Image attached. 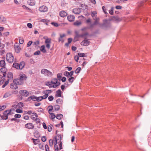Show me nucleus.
Listing matches in <instances>:
<instances>
[{
	"label": "nucleus",
	"mask_w": 151,
	"mask_h": 151,
	"mask_svg": "<svg viewBox=\"0 0 151 151\" xmlns=\"http://www.w3.org/2000/svg\"><path fill=\"white\" fill-rule=\"evenodd\" d=\"M19 79H14L13 80V83H11L10 84V88L12 89H17L18 88L17 85H21L23 83L22 81H19Z\"/></svg>",
	"instance_id": "f257e3e1"
},
{
	"label": "nucleus",
	"mask_w": 151,
	"mask_h": 151,
	"mask_svg": "<svg viewBox=\"0 0 151 151\" xmlns=\"http://www.w3.org/2000/svg\"><path fill=\"white\" fill-rule=\"evenodd\" d=\"M14 56L11 53H7L6 56V59L9 63H12L14 61Z\"/></svg>",
	"instance_id": "f03ea898"
},
{
	"label": "nucleus",
	"mask_w": 151,
	"mask_h": 151,
	"mask_svg": "<svg viewBox=\"0 0 151 151\" xmlns=\"http://www.w3.org/2000/svg\"><path fill=\"white\" fill-rule=\"evenodd\" d=\"M41 73L42 74H44L47 76H51L52 75V73L46 69H43L41 71Z\"/></svg>",
	"instance_id": "7ed1b4c3"
},
{
	"label": "nucleus",
	"mask_w": 151,
	"mask_h": 151,
	"mask_svg": "<svg viewBox=\"0 0 151 151\" xmlns=\"http://www.w3.org/2000/svg\"><path fill=\"white\" fill-rule=\"evenodd\" d=\"M19 94L23 96H28L29 95V92L26 90H21L19 91Z\"/></svg>",
	"instance_id": "20e7f679"
},
{
	"label": "nucleus",
	"mask_w": 151,
	"mask_h": 151,
	"mask_svg": "<svg viewBox=\"0 0 151 151\" xmlns=\"http://www.w3.org/2000/svg\"><path fill=\"white\" fill-rule=\"evenodd\" d=\"M88 35V32H86L85 33L82 34H78L77 32H76V35L74 37V40L76 38H78L80 37H83L86 35Z\"/></svg>",
	"instance_id": "39448f33"
},
{
	"label": "nucleus",
	"mask_w": 151,
	"mask_h": 151,
	"mask_svg": "<svg viewBox=\"0 0 151 151\" xmlns=\"http://www.w3.org/2000/svg\"><path fill=\"white\" fill-rule=\"evenodd\" d=\"M74 73V71L73 70L71 71L70 72L65 71L64 72L63 75L68 78L72 76Z\"/></svg>",
	"instance_id": "423d86ee"
},
{
	"label": "nucleus",
	"mask_w": 151,
	"mask_h": 151,
	"mask_svg": "<svg viewBox=\"0 0 151 151\" xmlns=\"http://www.w3.org/2000/svg\"><path fill=\"white\" fill-rule=\"evenodd\" d=\"M9 115L7 113V111H5L3 112V115H1V119L6 120L8 118V116Z\"/></svg>",
	"instance_id": "0eeeda50"
},
{
	"label": "nucleus",
	"mask_w": 151,
	"mask_h": 151,
	"mask_svg": "<svg viewBox=\"0 0 151 151\" xmlns=\"http://www.w3.org/2000/svg\"><path fill=\"white\" fill-rule=\"evenodd\" d=\"M25 127L29 129H33L34 127V126L31 123H28L25 125Z\"/></svg>",
	"instance_id": "6e6552de"
},
{
	"label": "nucleus",
	"mask_w": 151,
	"mask_h": 151,
	"mask_svg": "<svg viewBox=\"0 0 151 151\" xmlns=\"http://www.w3.org/2000/svg\"><path fill=\"white\" fill-rule=\"evenodd\" d=\"M57 136L58 137H59L60 141L58 142V143L59 145V149L60 150L63 149V147H62V142H61L62 137H61V135L60 134H58L57 135Z\"/></svg>",
	"instance_id": "1a4fd4ad"
},
{
	"label": "nucleus",
	"mask_w": 151,
	"mask_h": 151,
	"mask_svg": "<svg viewBox=\"0 0 151 151\" xmlns=\"http://www.w3.org/2000/svg\"><path fill=\"white\" fill-rule=\"evenodd\" d=\"M47 9L46 6H42L39 7V10L41 12H44L47 11Z\"/></svg>",
	"instance_id": "9d476101"
},
{
	"label": "nucleus",
	"mask_w": 151,
	"mask_h": 151,
	"mask_svg": "<svg viewBox=\"0 0 151 151\" xmlns=\"http://www.w3.org/2000/svg\"><path fill=\"white\" fill-rule=\"evenodd\" d=\"M81 8H75L73 10V12L75 14H78L80 13Z\"/></svg>",
	"instance_id": "9b49d317"
},
{
	"label": "nucleus",
	"mask_w": 151,
	"mask_h": 151,
	"mask_svg": "<svg viewBox=\"0 0 151 151\" xmlns=\"http://www.w3.org/2000/svg\"><path fill=\"white\" fill-rule=\"evenodd\" d=\"M27 78V77L25 74H20L19 75V80L20 81L26 80Z\"/></svg>",
	"instance_id": "f8f14e48"
},
{
	"label": "nucleus",
	"mask_w": 151,
	"mask_h": 151,
	"mask_svg": "<svg viewBox=\"0 0 151 151\" xmlns=\"http://www.w3.org/2000/svg\"><path fill=\"white\" fill-rule=\"evenodd\" d=\"M59 35L60 37L58 39V42H61L63 43L64 42V40L63 39V37L65 36V34H60Z\"/></svg>",
	"instance_id": "ddd939ff"
},
{
	"label": "nucleus",
	"mask_w": 151,
	"mask_h": 151,
	"mask_svg": "<svg viewBox=\"0 0 151 151\" xmlns=\"http://www.w3.org/2000/svg\"><path fill=\"white\" fill-rule=\"evenodd\" d=\"M75 16L73 15L68 16L67 17V19L70 22H73L75 19Z\"/></svg>",
	"instance_id": "4468645a"
},
{
	"label": "nucleus",
	"mask_w": 151,
	"mask_h": 151,
	"mask_svg": "<svg viewBox=\"0 0 151 151\" xmlns=\"http://www.w3.org/2000/svg\"><path fill=\"white\" fill-rule=\"evenodd\" d=\"M56 94L55 95V97H61L62 92L60 89H59L56 91Z\"/></svg>",
	"instance_id": "2eb2a0df"
},
{
	"label": "nucleus",
	"mask_w": 151,
	"mask_h": 151,
	"mask_svg": "<svg viewBox=\"0 0 151 151\" xmlns=\"http://www.w3.org/2000/svg\"><path fill=\"white\" fill-rule=\"evenodd\" d=\"M59 14L61 17H64L66 16L68 14L65 11L63 10L60 12Z\"/></svg>",
	"instance_id": "dca6fc26"
},
{
	"label": "nucleus",
	"mask_w": 151,
	"mask_h": 151,
	"mask_svg": "<svg viewBox=\"0 0 151 151\" xmlns=\"http://www.w3.org/2000/svg\"><path fill=\"white\" fill-rule=\"evenodd\" d=\"M25 65V63L24 61L21 62L19 64V69L22 70L24 67Z\"/></svg>",
	"instance_id": "f3484780"
},
{
	"label": "nucleus",
	"mask_w": 151,
	"mask_h": 151,
	"mask_svg": "<svg viewBox=\"0 0 151 151\" xmlns=\"http://www.w3.org/2000/svg\"><path fill=\"white\" fill-rule=\"evenodd\" d=\"M6 22V19L3 16L0 15V22L4 24Z\"/></svg>",
	"instance_id": "a211bd4d"
},
{
	"label": "nucleus",
	"mask_w": 151,
	"mask_h": 151,
	"mask_svg": "<svg viewBox=\"0 0 151 151\" xmlns=\"http://www.w3.org/2000/svg\"><path fill=\"white\" fill-rule=\"evenodd\" d=\"M102 27V28H105V29L108 28L110 27V25L109 23H104L102 24H100Z\"/></svg>",
	"instance_id": "6ab92c4d"
},
{
	"label": "nucleus",
	"mask_w": 151,
	"mask_h": 151,
	"mask_svg": "<svg viewBox=\"0 0 151 151\" xmlns=\"http://www.w3.org/2000/svg\"><path fill=\"white\" fill-rule=\"evenodd\" d=\"M35 0H28L27 1V4L30 6H34L35 4Z\"/></svg>",
	"instance_id": "aec40b11"
},
{
	"label": "nucleus",
	"mask_w": 151,
	"mask_h": 151,
	"mask_svg": "<svg viewBox=\"0 0 151 151\" xmlns=\"http://www.w3.org/2000/svg\"><path fill=\"white\" fill-rule=\"evenodd\" d=\"M86 38H84V40H83V41L84 42L83 45V46L88 45L90 43V42L88 40H86Z\"/></svg>",
	"instance_id": "412c9836"
},
{
	"label": "nucleus",
	"mask_w": 151,
	"mask_h": 151,
	"mask_svg": "<svg viewBox=\"0 0 151 151\" xmlns=\"http://www.w3.org/2000/svg\"><path fill=\"white\" fill-rule=\"evenodd\" d=\"M8 79L12 80L13 79V75L12 73L11 72H9L7 76Z\"/></svg>",
	"instance_id": "4be33fe9"
},
{
	"label": "nucleus",
	"mask_w": 151,
	"mask_h": 151,
	"mask_svg": "<svg viewBox=\"0 0 151 151\" xmlns=\"http://www.w3.org/2000/svg\"><path fill=\"white\" fill-rule=\"evenodd\" d=\"M6 63L4 60H1L0 61V66L2 67H5Z\"/></svg>",
	"instance_id": "5701e85b"
},
{
	"label": "nucleus",
	"mask_w": 151,
	"mask_h": 151,
	"mask_svg": "<svg viewBox=\"0 0 151 151\" xmlns=\"http://www.w3.org/2000/svg\"><path fill=\"white\" fill-rule=\"evenodd\" d=\"M40 50L43 53H45L46 52V50L45 49V47L44 45H42L41 46Z\"/></svg>",
	"instance_id": "b1692460"
},
{
	"label": "nucleus",
	"mask_w": 151,
	"mask_h": 151,
	"mask_svg": "<svg viewBox=\"0 0 151 151\" xmlns=\"http://www.w3.org/2000/svg\"><path fill=\"white\" fill-rule=\"evenodd\" d=\"M31 140L33 141V143L34 145L38 144L40 142V140L37 139H35L32 138Z\"/></svg>",
	"instance_id": "393cba45"
},
{
	"label": "nucleus",
	"mask_w": 151,
	"mask_h": 151,
	"mask_svg": "<svg viewBox=\"0 0 151 151\" xmlns=\"http://www.w3.org/2000/svg\"><path fill=\"white\" fill-rule=\"evenodd\" d=\"M119 19L117 16H111L110 20H114L116 21H119Z\"/></svg>",
	"instance_id": "a878e982"
},
{
	"label": "nucleus",
	"mask_w": 151,
	"mask_h": 151,
	"mask_svg": "<svg viewBox=\"0 0 151 151\" xmlns=\"http://www.w3.org/2000/svg\"><path fill=\"white\" fill-rule=\"evenodd\" d=\"M56 118L58 120H60L63 117V115L62 114H58L56 116Z\"/></svg>",
	"instance_id": "bb28decb"
},
{
	"label": "nucleus",
	"mask_w": 151,
	"mask_h": 151,
	"mask_svg": "<svg viewBox=\"0 0 151 151\" xmlns=\"http://www.w3.org/2000/svg\"><path fill=\"white\" fill-rule=\"evenodd\" d=\"M63 100L60 98L57 99L56 101V103L57 104H62L63 103Z\"/></svg>",
	"instance_id": "cd10ccee"
},
{
	"label": "nucleus",
	"mask_w": 151,
	"mask_h": 151,
	"mask_svg": "<svg viewBox=\"0 0 151 151\" xmlns=\"http://www.w3.org/2000/svg\"><path fill=\"white\" fill-rule=\"evenodd\" d=\"M19 64L17 63H14L12 65V66L13 67H14L17 69H19Z\"/></svg>",
	"instance_id": "c85d7f7f"
},
{
	"label": "nucleus",
	"mask_w": 151,
	"mask_h": 151,
	"mask_svg": "<svg viewBox=\"0 0 151 151\" xmlns=\"http://www.w3.org/2000/svg\"><path fill=\"white\" fill-rule=\"evenodd\" d=\"M12 95V94L9 92L6 93L3 96V98H6L11 96Z\"/></svg>",
	"instance_id": "c756f323"
},
{
	"label": "nucleus",
	"mask_w": 151,
	"mask_h": 151,
	"mask_svg": "<svg viewBox=\"0 0 151 151\" xmlns=\"http://www.w3.org/2000/svg\"><path fill=\"white\" fill-rule=\"evenodd\" d=\"M81 24V21H76V22L73 23V25L75 26H78Z\"/></svg>",
	"instance_id": "7c9ffc66"
},
{
	"label": "nucleus",
	"mask_w": 151,
	"mask_h": 151,
	"mask_svg": "<svg viewBox=\"0 0 151 151\" xmlns=\"http://www.w3.org/2000/svg\"><path fill=\"white\" fill-rule=\"evenodd\" d=\"M62 74L61 73H59L57 74V78L58 80V79L59 81H60L62 79Z\"/></svg>",
	"instance_id": "2f4dec72"
},
{
	"label": "nucleus",
	"mask_w": 151,
	"mask_h": 151,
	"mask_svg": "<svg viewBox=\"0 0 151 151\" xmlns=\"http://www.w3.org/2000/svg\"><path fill=\"white\" fill-rule=\"evenodd\" d=\"M22 7H23V8L24 9H25L26 10H28V12H30L31 13H32V11L29 8H28V7H27V6H25V5H22Z\"/></svg>",
	"instance_id": "473e14b6"
},
{
	"label": "nucleus",
	"mask_w": 151,
	"mask_h": 151,
	"mask_svg": "<svg viewBox=\"0 0 151 151\" xmlns=\"http://www.w3.org/2000/svg\"><path fill=\"white\" fill-rule=\"evenodd\" d=\"M78 55L80 57H84L85 56V54L83 53L79 52L78 53Z\"/></svg>",
	"instance_id": "72a5a7b5"
},
{
	"label": "nucleus",
	"mask_w": 151,
	"mask_h": 151,
	"mask_svg": "<svg viewBox=\"0 0 151 151\" xmlns=\"http://www.w3.org/2000/svg\"><path fill=\"white\" fill-rule=\"evenodd\" d=\"M18 106V108H22V107H23L24 104L22 102H19L17 104Z\"/></svg>",
	"instance_id": "f704fd0d"
},
{
	"label": "nucleus",
	"mask_w": 151,
	"mask_h": 151,
	"mask_svg": "<svg viewBox=\"0 0 151 151\" xmlns=\"http://www.w3.org/2000/svg\"><path fill=\"white\" fill-rule=\"evenodd\" d=\"M7 69L5 67H2L0 69V71L3 73L4 72V71H6V72Z\"/></svg>",
	"instance_id": "c9c22d12"
},
{
	"label": "nucleus",
	"mask_w": 151,
	"mask_h": 151,
	"mask_svg": "<svg viewBox=\"0 0 151 151\" xmlns=\"http://www.w3.org/2000/svg\"><path fill=\"white\" fill-rule=\"evenodd\" d=\"M52 80H53L54 81L53 82L52 81H51L50 82V83H52L53 84H55L57 83V81H58V79L56 78H54L52 79Z\"/></svg>",
	"instance_id": "e433bc0d"
},
{
	"label": "nucleus",
	"mask_w": 151,
	"mask_h": 151,
	"mask_svg": "<svg viewBox=\"0 0 151 151\" xmlns=\"http://www.w3.org/2000/svg\"><path fill=\"white\" fill-rule=\"evenodd\" d=\"M19 42L20 44H22L23 43L24 40L22 37H19Z\"/></svg>",
	"instance_id": "4c0bfd02"
},
{
	"label": "nucleus",
	"mask_w": 151,
	"mask_h": 151,
	"mask_svg": "<svg viewBox=\"0 0 151 151\" xmlns=\"http://www.w3.org/2000/svg\"><path fill=\"white\" fill-rule=\"evenodd\" d=\"M55 110V111H58L60 109V107L58 105H56L54 106Z\"/></svg>",
	"instance_id": "58836bf2"
},
{
	"label": "nucleus",
	"mask_w": 151,
	"mask_h": 151,
	"mask_svg": "<svg viewBox=\"0 0 151 151\" xmlns=\"http://www.w3.org/2000/svg\"><path fill=\"white\" fill-rule=\"evenodd\" d=\"M81 70V68L80 67H78L76 70L75 73H79Z\"/></svg>",
	"instance_id": "ea45409f"
},
{
	"label": "nucleus",
	"mask_w": 151,
	"mask_h": 151,
	"mask_svg": "<svg viewBox=\"0 0 151 151\" xmlns=\"http://www.w3.org/2000/svg\"><path fill=\"white\" fill-rule=\"evenodd\" d=\"M50 114L51 115V119L52 120L54 119L55 117H56V116L55 115L54 113H50Z\"/></svg>",
	"instance_id": "a19ab883"
},
{
	"label": "nucleus",
	"mask_w": 151,
	"mask_h": 151,
	"mask_svg": "<svg viewBox=\"0 0 151 151\" xmlns=\"http://www.w3.org/2000/svg\"><path fill=\"white\" fill-rule=\"evenodd\" d=\"M96 20L94 22H93V24L95 25H96L97 24H99V25H100V24H99L98 22V20H99V18H98L96 17Z\"/></svg>",
	"instance_id": "79ce46f5"
},
{
	"label": "nucleus",
	"mask_w": 151,
	"mask_h": 151,
	"mask_svg": "<svg viewBox=\"0 0 151 151\" xmlns=\"http://www.w3.org/2000/svg\"><path fill=\"white\" fill-rule=\"evenodd\" d=\"M51 39L50 38H47V39L45 41V43L46 44L47 43H50V44L51 43Z\"/></svg>",
	"instance_id": "37998d69"
},
{
	"label": "nucleus",
	"mask_w": 151,
	"mask_h": 151,
	"mask_svg": "<svg viewBox=\"0 0 151 151\" xmlns=\"http://www.w3.org/2000/svg\"><path fill=\"white\" fill-rule=\"evenodd\" d=\"M42 93L43 94H45L43 96H44V97L45 99H46L48 97L49 95L48 94H47V93H46L45 91H43Z\"/></svg>",
	"instance_id": "c03bdc74"
},
{
	"label": "nucleus",
	"mask_w": 151,
	"mask_h": 151,
	"mask_svg": "<svg viewBox=\"0 0 151 151\" xmlns=\"http://www.w3.org/2000/svg\"><path fill=\"white\" fill-rule=\"evenodd\" d=\"M114 7H112L111 8V10L109 11V13L111 15H112L114 13Z\"/></svg>",
	"instance_id": "a18cd8bd"
},
{
	"label": "nucleus",
	"mask_w": 151,
	"mask_h": 151,
	"mask_svg": "<svg viewBox=\"0 0 151 151\" xmlns=\"http://www.w3.org/2000/svg\"><path fill=\"white\" fill-rule=\"evenodd\" d=\"M52 84H53L50 83V82L49 81H47L45 83V85L47 86H49L50 88V86H52Z\"/></svg>",
	"instance_id": "49530a36"
},
{
	"label": "nucleus",
	"mask_w": 151,
	"mask_h": 151,
	"mask_svg": "<svg viewBox=\"0 0 151 151\" xmlns=\"http://www.w3.org/2000/svg\"><path fill=\"white\" fill-rule=\"evenodd\" d=\"M15 111L17 113H21L23 112V110L19 108L16 109Z\"/></svg>",
	"instance_id": "de8ad7c7"
},
{
	"label": "nucleus",
	"mask_w": 151,
	"mask_h": 151,
	"mask_svg": "<svg viewBox=\"0 0 151 151\" xmlns=\"http://www.w3.org/2000/svg\"><path fill=\"white\" fill-rule=\"evenodd\" d=\"M49 145L51 147H52L53 145V141L52 139H50L49 140Z\"/></svg>",
	"instance_id": "09e8293b"
},
{
	"label": "nucleus",
	"mask_w": 151,
	"mask_h": 151,
	"mask_svg": "<svg viewBox=\"0 0 151 151\" xmlns=\"http://www.w3.org/2000/svg\"><path fill=\"white\" fill-rule=\"evenodd\" d=\"M51 24L53 25L55 27H58L59 26V25L58 24L57 22H52L51 23Z\"/></svg>",
	"instance_id": "8fccbe9b"
},
{
	"label": "nucleus",
	"mask_w": 151,
	"mask_h": 151,
	"mask_svg": "<svg viewBox=\"0 0 151 151\" xmlns=\"http://www.w3.org/2000/svg\"><path fill=\"white\" fill-rule=\"evenodd\" d=\"M2 36H6L9 35V33L8 32H6L4 33H2Z\"/></svg>",
	"instance_id": "3c124183"
},
{
	"label": "nucleus",
	"mask_w": 151,
	"mask_h": 151,
	"mask_svg": "<svg viewBox=\"0 0 151 151\" xmlns=\"http://www.w3.org/2000/svg\"><path fill=\"white\" fill-rule=\"evenodd\" d=\"M11 121H15L17 123H18L19 122V120L18 119L16 118H13L11 119Z\"/></svg>",
	"instance_id": "603ef678"
},
{
	"label": "nucleus",
	"mask_w": 151,
	"mask_h": 151,
	"mask_svg": "<svg viewBox=\"0 0 151 151\" xmlns=\"http://www.w3.org/2000/svg\"><path fill=\"white\" fill-rule=\"evenodd\" d=\"M47 140L46 137L45 136H43L41 138L42 141L44 142H45Z\"/></svg>",
	"instance_id": "864d4df0"
},
{
	"label": "nucleus",
	"mask_w": 151,
	"mask_h": 151,
	"mask_svg": "<svg viewBox=\"0 0 151 151\" xmlns=\"http://www.w3.org/2000/svg\"><path fill=\"white\" fill-rule=\"evenodd\" d=\"M32 43H33V42L32 41H29L28 42L27 44V47H29L31 45H32Z\"/></svg>",
	"instance_id": "5fc2aeb1"
},
{
	"label": "nucleus",
	"mask_w": 151,
	"mask_h": 151,
	"mask_svg": "<svg viewBox=\"0 0 151 151\" xmlns=\"http://www.w3.org/2000/svg\"><path fill=\"white\" fill-rule=\"evenodd\" d=\"M40 54V50H37L34 53V55H39Z\"/></svg>",
	"instance_id": "6e6d98bb"
},
{
	"label": "nucleus",
	"mask_w": 151,
	"mask_h": 151,
	"mask_svg": "<svg viewBox=\"0 0 151 151\" xmlns=\"http://www.w3.org/2000/svg\"><path fill=\"white\" fill-rule=\"evenodd\" d=\"M79 57L78 55H75L74 57V59L76 62H78L79 59Z\"/></svg>",
	"instance_id": "4d7b16f0"
},
{
	"label": "nucleus",
	"mask_w": 151,
	"mask_h": 151,
	"mask_svg": "<svg viewBox=\"0 0 151 151\" xmlns=\"http://www.w3.org/2000/svg\"><path fill=\"white\" fill-rule=\"evenodd\" d=\"M48 99L50 101H52L54 99V97L52 96H50L48 97Z\"/></svg>",
	"instance_id": "13d9d810"
},
{
	"label": "nucleus",
	"mask_w": 151,
	"mask_h": 151,
	"mask_svg": "<svg viewBox=\"0 0 151 151\" xmlns=\"http://www.w3.org/2000/svg\"><path fill=\"white\" fill-rule=\"evenodd\" d=\"M6 111H7V113L9 115H11L12 114H13V113L12 112V109H10L9 110H6Z\"/></svg>",
	"instance_id": "bf43d9fd"
},
{
	"label": "nucleus",
	"mask_w": 151,
	"mask_h": 151,
	"mask_svg": "<svg viewBox=\"0 0 151 151\" xmlns=\"http://www.w3.org/2000/svg\"><path fill=\"white\" fill-rule=\"evenodd\" d=\"M50 107L48 110V113L50 114V111H51L52 110L53 108V106H52L50 105V106H49L48 107Z\"/></svg>",
	"instance_id": "052dcab7"
},
{
	"label": "nucleus",
	"mask_w": 151,
	"mask_h": 151,
	"mask_svg": "<svg viewBox=\"0 0 151 151\" xmlns=\"http://www.w3.org/2000/svg\"><path fill=\"white\" fill-rule=\"evenodd\" d=\"M54 148L55 151H58L59 149L58 147V146L56 144L54 145Z\"/></svg>",
	"instance_id": "680f3d73"
},
{
	"label": "nucleus",
	"mask_w": 151,
	"mask_h": 151,
	"mask_svg": "<svg viewBox=\"0 0 151 151\" xmlns=\"http://www.w3.org/2000/svg\"><path fill=\"white\" fill-rule=\"evenodd\" d=\"M102 9L104 12L105 14H108L106 11V9L105 7V6H102Z\"/></svg>",
	"instance_id": "e2e57ef3"
},
{
	"label": "nucleus",
	"mask_w": 151,
	"mask_h": 151,
	"mask_svg": "<svg viewBox=\"0 0 151 151\" xmlns=\"http://www.w3.org/2000/svg\"><path fill=\"white\" fill-rule=\"evenodd\" d=\"M31 99L32 101H35V99L36 100V96L35 95H32L31 96Z\"/></svg>",
	"instance_id": "0e129e2a"
},
{
	"label": "nucleus",
	"mask_w": 151,
	"mask_h": 151,
	"mask_svg": "<svg viewBox=\"0 0 151 151\" xmlns=\"http://www.w3.org/2000/svg\"><path fill=\"white\" fill-rule=\"evenodd\" d=\"M15 118H19L21 117V115L19 114H16L14 115Z\"/></svg>",
	"instance_id": "69168bd1"
},
{
	"label": "nucleus",
	"mask_w": 151,
	"mask_h": 151,
	"mask_svg": "<svg viewBox=\"0 0 151 151\" xmlns=\"http://www.w3.org/2000/svg\"><path fill=\"white\" fill-rule=\"evenodd\" d=\"M47 127H48V131L49 132H50L52 131V127L50 125H48Z\"/></svg>",
	"instance_id": "338daca9"
},
{
	"label": "nucleus",
	"mask_w": 151,
	"mask_h": 151,
	"mask_svg": "<svg viewBox=\"0 0 151 151\" xmlns=\"http://www.w3.org/2000/svg\"><path fill=\"white\" fill-rule=\"evenodd\" d=\"M67 79L65 77H62L61 79V81L63 82H64L66 81Z\"/></svg>",
	"instance_id": "774afa93"
}]
</instances>
